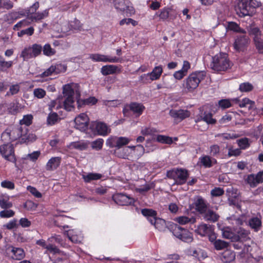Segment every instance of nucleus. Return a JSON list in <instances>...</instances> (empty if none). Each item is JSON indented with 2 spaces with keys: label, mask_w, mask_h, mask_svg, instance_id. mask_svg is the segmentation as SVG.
I'll return each mask as SVG.
<instances>
[{
  "label": "nucleus",
  "mask_w": 263,
  "mask_h": 263,
  "mask_svg": "<svg viewBox=\"0 0 263 263\" xmlns=\"http://www.w3.org/2000/svg\"><path fill=\"white\" fill-rule=\"evenodd\" d=\"M211 194L213 196L218 197L224 194V191L220 187H215L211 191Z\"/></svg>",
  "instance_id": "nucleus-60"
},
{
  "label": "nucleus",
  "mask_w": 263,
  "mask_h": 263,
  "mask_svg": "<svg viewBox=\"0 0 263 263\" xmlns=\"http://www.w3.org/2000/svg\"><path fill=\"white\" fill-rule=\"evenodd\" d=\"M32 53L34 56L36 57L39 55L42 51V46L41 45L34 44L32 45Z\"/></svg>",
  "instance_id": "nucleus-52"
},
{
  "label": "nucleus",
  "mask_w": 263,
  "mask_h": 263,
  "mask_svg": "<svg viewBox=\"0 0 263 263\" xmlns=\"http://www.w3.org/2000/svg\"><path fill=\"white\" fill-rule=\"evenodd\" d=\"M204 213V218L207 221L213 222L217 221L219 217L218 214L211 210H208Z\"/></svg>",
  "instance_id": "nucleus-28"
},
{
  "label": "nucleus",
  "mask_w": 263,
  "mask_h": 263,
  "mask_svg": "<svg viewBox=\"0 0 263 263\" xmlns=\"http://www.w3.org/2000/svg\"><path fill=\"white\" fill-rule=\"evenodd\" d=\"M157 141L162 143H165L168 144H170L173 143L172 138L163 135H158L157 137Z\"/></svg>",
  "instance_id": "nucleus-49"
},
{
  "label": "nucleus",
  "mask_w": 263,
  "mask_h": 263,
  "mask_svg": "<svg viewBox=\"0 0 263 263\" xmlns=\"http://www.w3.org/2000/svg\"><path fill=\"white\" fill-rule=\"evenodd\" d=\"M14 215V212L11 210H4L0 212V216L3 218H9L12 217Z\"/></svg>",
  "instance_id": "nucleus-62"
},
{
  "label": "nucleus",
  "mask_w": 263,
  "mask_h": 263,
  "mask_svg": "<svg viewBox=\"0 0 263 263\" xmlns=\"http://www.w3.org/2000/svg\"><path fill=\"white\" fill-rule=\"evenodd\" d=\"M128 107L133 112L138 114H141L144 109L142 104L135 102L130 103Z\"/></svg>",
  "instance_id": "nucleus-30"
},
{
  "label": "nucleus",
  "mask_w": 263,
  "mask_h": 263,
  "mask_svg": "<svg viewBox=\"0 0 263 263\" xmlns=\"http://www.w3.org/2000/svg\"><path fill=\"white\" fill-rule=\"evenodd\" d=\"M194 204L196 210L201 214L204 213L207 211V203L201 197L197 196L195 198Z\"/></svg>",
  "instance_id": "nucleus-18"
},
{
  "label": "nucleus",
  "mask_w": 263,
  "mask_h": 263,
  "mask_svg": "<svg viewBox=\"0 0 263 263\" xmlns=\"http://www.w3.org/2000/svg\"><path fill=\"white\" fill-rule=\"evenodd\" d=\"M7 249L8 251H10L12 253L13 255L11 257L13 259L21 260L25 256L24 251L22 248L9 246Z\"/></svg>",
  "instance_id": "nucleus-20"
},
{
  "label": "nucleus",
  "mask_w": 263,
  "mask_h": 263,
  "mask_svg": "<svg viewBox=\"0 0 263 263\" xmlns=\"http://www.w3.org/2000/svg\"><path fill=\"white\" fill-rule=\"evenodd\" d=\"M0 206L4 209H7L12 206V203L9 201V197L4 196L0 197Z\"/></svg>",
  "instance_id": "nucleus-35"
},
{
  "label": "nucleus",
  "mask_w": 263,
  "mask_h": 263,
  "mask_svg": "<svg viewBox=\"0 0 263 263\" xmlns=\"http://www.w3.org/2000/svg\"><path fill=\"white\" fill-rule=\"evenodd\" d=\"M20 90V86L18 85H13L10 86L9 91H8L6 96H9L10 95H14L16 94Z\"/></svg>",
  "instance_id": "nucleus-57"
},
{
  "label": "nucleus",
  "mask_w": 263,
  "mask_h": 263,
  "mask_svg": "<svg viewBox=\"0 0 263 263\" xmlns=\"http://www.w3.org/2000/svg\"><path fill=\"white\" fill-rule=\"evenodd\" d=\"M219 106L222 109L229 108L232 106V103L228 99H222L218 102Z\"/></svg>",
  "instance_id": "nucleus-56"
},
{
  "label": "nucleus",
  "mask_w": 263,
  "mask_h": 263,
  "mask_svg": "<svg viewBox=\"0 0 263 263\" xmlns=\"http://www.w3.org/2000/svg\"><path fill=\"white\" fill-rule=\"evenodd\" d=\"M253 87L249 83H244L239 85V90L243 92H248L252 90Z\"/></svg>",
  "instance_id": "nucleus-54"
},
{
  "label": "nucleus",
  "mask_w": 263,
  "mask_h": 263,
  "mask_svg": "<svg viewBox=\"0 0 263 263\" xmlns=\"http://www.w3.org/2000/svg\"><path fill=\"white\" fill-rule=\"evenodd\" d=\"M115 202L120 205H128L133 204L134 199L124 194H117L112 197Z\"/></svg>",
  "instance_id": "nucleus-11"
},
{
  "label": "nucleus",
  "mask_w": 263,
  "mask_h": 263,
  "mask_svg": "<svg viewBox=\"0 0 263 263\" xmlns=\"http://www.w3.org/2000/svg\"><path fill=\"white\" fill-rule=\"evenodd\" d=\"M1 186L3 187L7 188L8 189H13L14 188V184L10 181L5 180L1 182Z\"/></svg>",
  "instance_id": "nucleus-64"
},
{
  "label": "nucleus",
  "mask_w": 263,
  "mask_h": 263,
  "mask_svg": "<svg viewBox=\"0 0 263 263\" xmlns=\"http://www.w3.org/2000/svg\"><path fill=\"white\" fill-rule=\"evenodd\" d=\"M249 42V37L245 33L237 35L234 43V48L237 51H243L247 47Z\"/></svg>",
  "instance_id": "nucleus-8"
},
{
  "label": "nucleus",
  "mask_w": 263,
  "mask_h": 263,
  "mask_svg": "<svg viewBox=\"0 0 263 263\" xmlns=\"http://www.w3.org/2000/svg\"><path fill=\"white\" fill-rule=\"evenodd\" d=\"M60 119L58 114L55 112L50 113L47 118V123L48 125H52L55 124Z\"/></svg>",
  "instance_id": "nucleus-44"
},
{
  "label": "nucleus",
  "mask_w": 263,
  "mask_h": 263,
  "mask_svg": "<svg viewBox=\"0 0 263 263\" xmlns=\"http://www.w3.org/2000/svg\"><path fill=\"white\" fill-rule=\"evenodd\" d=\"M235 258V253L230 250L224 251L222 254V260L224 262H231Z\"/></svg>",
  "instance_id": "nucleus-27"
},
{
  "label": "nucleus",
  "mask_w": 263,
  "mask_h": 263,
  "mask_svg": "<svg viewBox=\"0 0 263 263\" xmlns=\"http://www.w3.org/2000/svg\"><path fill=\"white\" fill-rule=\"evenodd\" d=\"M90 58L96 62L118 63L120 62L119 58L116 57L110 58L107 55L99 53L91 54Z\"/></svg>",
  "instance_id": "nucleus-15"
},
{
  "label": "nucleus",
  "mask_w": 263,
  "mask_h": 263,
  "mask_svg": "<svg viewBox=\"0 0 263 263\" xmlns=\"http://www.w3.org/2000/svg\"><path fill=\"white\" fill-rule=\"evenodd\" d=\"M246 182L252 187L256 186L263 182V171L258 172L256 175L250 174L246 179Z\"/></svg>",
  "instance_id": "nucleus-13"
},
{
  "label": "nucleus",
  "mask_w": 263,
  "mask_h": 263,
  "mask_svg": "<svg viewBox=\"0 0 263 263\" xmlns=\"http://www.w3.org/2000/svg\"><path fill=\"white\" fill-rule=\"evenodd\" d=\"M232 63L228 59L226 53H220L213 57V61L211 64V68L215 71H224L231 68Z\"/></svg>",
  "instance_id": "nucleus-2"
},
{
  "label": "nucleus",
  "mask_w": 263,
  "mask_h": 263,
  "mask_svg": "<svg viewBox=\"0 0 263 263\" xmlns=\"http://www.w3.org/2000/svg\"><path fill=\"white\" fill-rule=\"evenodd\" d=\"M250 232L242 228L239 227L235 230V236L233 242H243L251 239Z\"/></svg>",
  "instance_id": "nucleus-9"
},
{
  "label": "nucleus",
  "mask_w": 263,
  "mask_h": 263,
  "mask_svg": "<svg viewBox=\"0 0 263 263\" xmlns=\"http://www.w3.org/2000/svg\"><path fill=\"white\" fill-rule=\"evenodd\" d=\"M238 144L241 149H245L249 146L247 138L241 139L238 140Z\"/></svg>",
  "instance_id": "nucleus-61"
},
{
  "label": "nucleus",
  "mask_w": 263,
  "mask_h": 263,
  "mask_svg": "<svg viewBox=\"0 0 263 263\" xmlns=\"http://www.w3.org/2000/svg\"><path fill=\"white\" fill-rule=\"evenodd\" d=\"M34 32V28L32 27H30L28 28H27L26 29H23L21 30V31L18 32L17 33L18 36H22L25 34H26L27 35H31L33 34Z\"/></svg>",
  "instance_id": "nucleus-55"
},
{
  "label": "nucleus",
  "mask_w": 263,
  "mask_h": 263,
  "mask_svg": "<svg viewBox=\"0 0 263 263\" xmlns=\"http://www.w3.org/2000/svg\"><path fill=\"white\" fill-rule=\"evenodd\" d=\"M248 30L250 35H254V41H255L256 37H257V38H260L261 32L258 28L254 26H250L248 28Z\"/></svg>",
  "instance_id": "nucleus-46"
},
{
  "label": "nucleus",
  "mask_w": 263,
  "mask_h": 263,
  "mask_svg": "<svg viewBox=\"0 0 263 263\" xmlns=\"http://www.w3.org/2000/svg\"><path fill=\"white\" fill-rule=\"evenodd\" d=\"M101 177L102 175L98 173H89L86 175H83V178L86 182H89L91 180H98Z\"/></svg>",
  "instance_id": "nucleus-36"
},
{
  "label": "nucleus",
  "mask_w": 263,
  "mask_h": 263,
  "mask_svg": "<svg viewBox=\"0 0 263 263\" xmlns=\"http://www.w3.org/2000/svg\"><path fill=\"white\" fill-rule=\"evenodd\" d=\"M235 116L233 112H229L223 116L219 121L221 124H226L231 121L233 116Z\"/></svg>",
  "instance_id": "nucleus-48"
},
{
  "label": "nucleus",
  "mask_w": 263,
  "mask_h": 263,
  "mask_svg": "<svg viewBox=\"0 0 263 263\" xmlns=\"http://www.w3.org/2000/svg\"><path fill=\"white\" fill-rule=\"evenodd\" d=\"M90 129L98 135L105 136L108 134V128L106 124L103 122H92L90 124Z\"/></svg>",
  "instance_id": "nucleus-12"
},
{
  "label": "nucleus",
  "mask_w": 263,
  "mask_h": 263,
  "mask_svg": "<svg viewBox=\"0 0 263 263\" xmlns=\"http://www.w3.org/2000/svg\"><path fill=\"white\" fill-rule=\"evenodd\" d=\"M201 164L205 167H210L212 166V163L214 162L215 163H216V160L213 159V161L211 160V158L209 156H204L200 158Z\"/></svg>",
  "instance_id": "nucleus-37"
},
{
  "label": "nucleus",
  "mask_w": 263,
  "mask_h": 263,
  "mask_svg": "<svg viewBox=\"0 0 263 263\" xmlns=\"http://www.w3.org/2000/svg\"><path fill=\"white\" fill-rule=\"evenodd\" d=\"M204 74L202 72H195L191 73L186 79L185 87L189 90L196 89L199 83L204 79Z\"/></svg>",
  "instance_id": "nucleus-4"
},
{
  "label": "nucleus",
  "mask_w": 263,
  "mask_h": 263,
  "mask_svg": "<svg viewBox=\"0 0 263 263\" xmlns=\"http://www.w3.org/2000/svg\"><path fill=\"white\" fill-rule=\"evenodd\" d=\"M32 116L31 115H26L24 117V118L20 121L21 125L25 124L29 126L31 124Z\"/></svg>",
  "instance_id": "nucleus-59"
},
{
  "label": "nucleus",
  "mask_w": 263,
  "mask_h": 263,
  "mask_svg": "<svg viewBox=\"0 0 263 263\" xmlns=\"http://www.w3.org/2000/svg\"><path fill=\"white\" fill-rule=\"evenodd\" d=\"M98 101V100L94 97H91L87 99H84V100H80L78 99L77 100V103H78V107H81V104H84V105H94Z\"/></svg>",
  "instance_id": "nucleus-32"
},
{
  "label": "nucleus",
  "mask_w": 263,
  "mask_h": 263,
  "mask_svg": "<svg viewBox=\"0 0 263 263\" xmlns=\"http://www.w3.org/2000/svg\"><path fill=\"white\" fill-rule=\"evenodd\" d=\"M213 231L214 229L212 226L206 224H201L198 227L195 232L201 236H204L208 235Z\"/></svg>",
  "instance_id": "nucleus-23"
},
{
  "label": "nucleus",
  "mask_w": 263,
  "mask_h": 263,
  "mask_svg": "<svg viewBox=\"0 0 263 263\" xmlns=\"http://www.w3.org/2000/svg\"><path fill=\"white\" fill-rule=\"evenodd\" d=\"M200 120H203L206 122L208 124H213L216 123V120L212 118V114L211 113H208L207 114H204V116H200V119L198 118L196 122L199 121Z\"/></svg>",
  "instance_id": "nucleus-39"
},
{
  "label": "nucleus",
  "mask_w": 263,
  "mask_h": 263,
  "mask_svg": "<svg viewBox=\"0 0 263 263\" xmlns=\"http://www.w3.org/2000/svg\"><path fill=\"white\" fill-rule=\"evenodd\" d=\"M123 151L125 154H132L135 157L139 158L144 153L145 149L142 145L138 144L137 146L125 147Z\"/></svg>",
  "instance_id": "nucleus-14"
},
{
  "label": "nucleus",
  "mask_w": 263,
  "mask_h": 263,
  "mask_svg": "<svg viewBox=\"0 0 263 263\" xmlns=\"http://www.w3.org/2000/svg\"><path fill=\"white\" fill-rule=\"evenodd\" d=\"M173 235L185 242H191L193 240L192 234L187 230L179 226H175L173 231Z\"/></svg>",
  "instance_id": "nucleus-5"
},
{
  "label": "nucleus",
  "mask_w": 263,
  "mask_h": 263,
  "mask_svg": "<svg viewBox=\"0 0 263 263\" xmlns=\"http://www.w3.org/2000/svg\"><path fill=\"white\" fill-rule=\"evenodd\" d=\"M254 43L259 53H263V40L261 38H257V37H256Z\"/></svg>",
  "instance_id": "nucleus-53"
},
{
  "label": "nucleus",
  "mask_w": 263,
  "mask_h": 263,
  "mask_svg": "<svg viewBox=\"0 0 263 263\" xmlns=\"http://www.w3.org/2000/svg\"><path fill=\"white\" fill-rule=\"evenodd\" d=\"M103 142V140L100 138L92 142L91 144L92 148L97 151L100 150L102 148Z\"/></svg>",
  "instance_id": "nucleus-51"
},
{
  "label": "nucleus",
  "mask_w": 263,
  "mask_h": 263,
  "mask_svg": "<svg viewBox=\"0 0 263 263\" xmlns=\"http://www.w3.org/2000/svg\"><path fill=\"white\" fill-rule=\"evenodd\" d=\"M170 115L175 120H182L189 117L191 114L187 110L179 109H171L169 112Z\"/></svg>",
  "instance_id": "nucleus-17"
},
{
  "label": "nucleus",
  "mask_w": 263,
  "mask_h": 263,
  "mask_svg": "<svg viewBox=\"0 0 263 263\" xmlns=\"http://www.w3.org/2000/svg\"><path fill=\"white\" fill-rule=\"evenodd\" d=\"M177 13L171 8H164L161 9L159 14L160 20L164 21L167 19L174 20L177 17Z\"/></svg>",
  "instance_id": "nucleus-16"
},
{
  "label": "nucleus",
  "mask_w": 263,
  "mask_h": 263,
  "mask_svg": "<svg viewBox=\"0 0 263 263\" xmlns=\"http://www.w3.org/2000/svg\"><path fill=\"white\" fill-rule=\"evenodd\" d=\"M176 221L180 224H185L187 223H194L196 222V218L194 217L189 218L186 216H180L176 218Z\"/></svg>",
  "instance_id": "nucleus-33"
},
{
  "label": "nucleus",
  "mask_w": 263,
  "mask_h": 263,
  "mask_svg": "<svg viewBox=\"0 0 263 263\" xmlns=\"http://www.w3.org/2000/svg\"><path fill=\"white\" fill-rule=\"evenodd\" d=\"M162 72V68L161 66L155 67L153 71L148 74L150 79L152 81L158 79Z\"/></svg>",
  "instance_id": "nucleus-31"
},
{
  "label": "nucleus",
  "mask_w": 263,
  "mask_h": 263,
  "mask_svg": "<svg viewBox=\"0 0 263 263\" xmlns=\"http://www.w3.org/2000/svg\"><path fill=\"white\" fill-rule=\"evenodd\" d=\"M188 177L189 174L186 170L183 169L176 170V183L180 185L184 184L186 181Z\"/></svg>",
  "instance_id": "nucleus-22"
},
{
  "label": "nucleus",
  "mask_w": 263,
  "mask_h": 263,
  "mask_svg": "<svg viewBox=\"0 0 263 263\" xmlns=\"http://www.w3.org/2000/svg\"><path fill=\"white\" fill-rule=\"evenodd\" d=\"M23 129L22 126H13L10 131H8L7 129L2 134V137L3 138L7 136L9 137L11 141H15L26 134V131L23 132Z\"/></svg>",
  "instance_id": "nucleus-6"
},
{
  "label": "nucleus",
  "mask_w": 263,
  "mask_h": 263,
  "mask_svg": "<svg viewBox=\"0 0 263 263\" xmlns=\"http://www.w3.org/2000/svg\"><path fill=\"white\" fill-rule=\"evenodd\" d=\"M42 50L44 54L47 56H51L55 53V50L52 48L49 44H45L42 47Z\"/></svg>",
  "instance_id": "nucleus-45"
},
{
  "label": "nucleus",
  "mask_w": 263,
  "mask_h": 263,
  "mask_svg": "<svg viewBox=\"0 0 263 263\" xmlns=\"http://www.w3.org/2000/svg\"><path fill=\"white\" fill-rule=\"evenodd\" d=\"M120 71L118 66L114 65H108L103 66L101 69L102 74L104 76L112 74L115 73L117 71Z\"/></svg>",
  "instance_id": "nucleus-25"
},
{
  "label": "nucleus",
  "mask_w": 263,
  "mask_h": 263,
  "mask_svg": "<svg viewBox=\"0 0 263 263\" xmlns=\"http://www.w3.org/2000/svg\"><path fill=\"white\" fill-rule=\"evenodd\" d=\"M59 67H62V65H58L57 66L52 65L46 71H45L44 72L42 73V76L43 77H47L51 75L53 72H55L56 73H59Z\"/></svg>",
  "instance_id": "nucleus-41"
},
{
  "label": "nucleus",
  "mask_w": 263,
  "mask_h": 263,
  "mask_svg": "<svg viewBox=\"0 0 263 263\" xmlns=\"http://www.w3.org/2000/svg\"><path fill=\"white\" fill-rule=\"evenodd\" d=\"M61 162V158L59 157H53L51 158L46 164V170L47 171H52L56 169Z\"/></svg>",
  "instance_id": "nucleus-26"
},
{
  "label": "nucleus",
  "mask_w": 263,
  "mask_h": 263,
  "mask_svg": "<svg viewBox=\"0 0 263 263\" xmlns=\"http://www.w3.org/2000/svg\"><path fill=\"white\" fill-rule=\"evenodd\" d=\"M88 144L84 142L78 141L71 143V146L79 150H84L88 147Z\"/></svg>",
  "instance_id": "nucleus-47"
},
{
  "label": "nucleus",
  "mask_w": 263,
  "mask_h": 263,
  "mask_svg": "<svg viewBox=\"0 0 263 263\" xmlns=\"http://www.w3.org/2000/svg\"><path fill=\"white\" fill-rule=\"evenodd\" d=\"M89 119L85 113H82L74 119L75 127L81 132H85L88 129Z\"/></svg>",
  "instance_id": "nucleus-7"
},
{
  "label": "nucleus",
  "mask_w": 263,
  "mask_h": 263,
  "mask_svg": "<svg viewBox=\"0 0 263 263\" xmlns=\"http://www.w3.org/2000/svg\"><path fill=\"white\" fill-rule=\"evenodd\" d=\"M150 220L152 224H154L156 229L160 231H164L167 228L165 221L161 218H152Z\"/></svg>",
  "instance_id": "nucleus-24"
},
{
  "label": "nucleus",
  "mask_w": 263,
  "mask_h": 263,
  "mask_svg": "<svg viewBox=\"0 0 263 263\" xmlns=\"http://www.w3.org/2000/svg\"><path fill=\"white\" fill-rule=\"evenodd\" d=\"M213 246L216 250H221L227 248L229 246V243L218 239L217 241H215Z\"/></svg>",
  "instance_id": "nucleus-40"
},
{
  "label": "nucleus",
  "mask_w": 263,
  "mask_h": 263,
  "mask_svg": "<svg viewBox=\"0 0 263 263\" xmlns=\"http://www.w3.org/2000/svg\"><path fill=\"white\" fill-rule=\"evenodd\" d=\"M228 28L231 30H233L234 31L237 32H240L242 34L246 33V31L244 30L241 29L239 27V26L236 23L234 22L229 23L228 25Z\"/></svg>",
  "instance_id": "nucleus-50"
},
{
  "label": "nucleus",
  "mask_w": 263,
  "mask_h": 263,
  "mask_svg": "<svg viewBox=\"0 0 263 263\" xmlns=\"http://www.w3.org/2000/svg\"><path fill=\"white\" fill-rule=\"evenodd\" d=\"M12 61H5L3 58L0 57V71H6L12 66Z\"/></svg>",
  "instance_id": "nucleus-42"
},
{
  "label": "nucleus",
  "mask_w": 263,
  "mask_h": 263,
  "mask_svg": "<svg viewBox=\"0 0 263 263\" xmlns=\"http://www.w3.org/2000/svg\"><path fill=\"white\" fill-rule=\"evenodd\" d=\"M21 57L23 58L24 61H27L29 59L35 58L32 53L31 46L25 48L21 52Z\"/></svg>",
  "instance_id": "nucleus-34"
},
{
  "label": "nucleus",
  "mask_w": 263,
  "mask_h": 263,
  "mask_svg": "<svg viewBox=\"0 0 263 263\" xmlns=\"http://www.w3.org/2000/svg\"><path fill=\"white\" fill-rule=\"evenodd\" d=\"M249 224L252 229L257 232L261 228V221L258 218L254 217L249 220Z\"/></svg>",
  "instance_id": "nucleus-29"
},
{
  "label": "nucleus",
  "mask_w": 263,
  "mask_h": 263,
  "mask_svg": "<svg viewBox=\"0 0 263 263\" xmlns=\"http://www.w3.org/2000/svg\"><path fill=\"white\" fill-rule=\"evenodd\" d=\"M141 213L144 216L147 217V219L150 222L151 218H156L157 213L152 209H144L141 210Z\"/></svg>",
  "instance_id": "nucleus-38"
},
{
  "label": "nucleus",
  "mask_w": 263,
  "mask_h": 263,
  "mask_svg": "<svg viewBox=\"0 0 263 263\" xmlns=\"http://www.w3.org/2000/svg\"><path fill=\"white\" fill-rule=\"evenodd\" d=\"M13 6V3L9 0L5 1L3 3L2 0H0V9L1 8H5L7 10L11 9Z\"/></svg>",
  "instance_id": "nucleus-63"
},
{
  "label": "nucleus",
  "mask_w": 263,
  "mask_h": 263,
  "mask_svg": "<svg viewBox=\"0 0 263 263\" xmlns=\"http://www.w3.org/2000/svg\"><path fill=\"white\" fill-rule=\"evenodd\" d=\"M63 93L65 98L63 103L61 102L60 98L53 100L49 104V109L52 110L53 108L56 107L57 109L61 108L62 105L67 111H71L74 108V90L69 84L65 85L63 87Z\"/></svg>",
  "instance_id": "nucleus-1"
},
{
  "label": "nucleus",
  "mask_w": 263,
  "mask_h": 263,
  "mask_svg": "<svg viewBox=\"0 0 263 263\" xmlns=\"http://www.w3.org/2000/svg\"><path fill=\"white\" fill-rule=\"evenodd\" d=\"M48 14V11L47 10H44L41 13H36L34 15H31L29 18L32 21H37L43 19L45 17L47 16Z\"/></svg>",
  "instance_id": "nucleus-43"
},
{
  "label": "nucleus",
  "mask_w": 263,
  "mask_h": 263,
  "mask_svg": "<svg viewBox=\"0 0 263 263\" xmlns=\"http://www.w3.org/2000/svg\"><path fill=\"white\" fill-rule=\"evenodd\" d=\"M129 140L125 137H119L112 139L111 143H109V141H107L109 146L110 147H117L120 148L122 146L127 144L129 142Z\"/></svg>",
  "instance_id": "nucleus-21"
},
{
  "label": "nucleus",
  "mask_w": 263,
  "mask_h": 263,
  "mask_svg": "<svg viewBox=\"0 0 263 263\" xmlns=\"http://www.w3.org/2000/svg\"><path fill=\"white\" fill-rule=\"evenodd\" d=\"M260 6V3L255 0H240L237 5V13L242 16L250 15L254 9Z\"/></svg>",
  "instance_id": "nucleus-3"
},
{
  "label": "nucleus",
  "mask_w": 263,
  "mask_h": 263,
  "mask_svg": "<svg viewBox=\"0 0 263 263\" xmlns=\"http://www.w3.org/2000/svg\"><path fill=\"white\" fill-rule=\"evenodd\" d=\"M0 153L7 160L13 162L15 161L14 147L10 143L0 146Z\"/></svg>",
  "instance_id": "nucleus-10"
},
{
  "label": "nucleus",
  "mask_w": 263,
  "mask_h": 263,
  "mask_svg": "<svg viewBox=\"0 0 263 263\" xmlns=\"http://www.w3.org/2000/svg\"><path fill=\"white\" fill-rule=\"evenodd\" d=\"M33 94L36 98L41 99L46 95V91L42 88H36L33 90Z\"/></svg>",
  "instance_id": "nucleus-58"
},
{
  "label": "nucleus",
  "mask_w": 263,
  "mask_h": 263,
  "mask_svg": "<svg viewBox=\"0 0 263 263\" xmlns=\"http://www.w3.org/2000/svg\"><path fill=\"white\" fill-rule=\"evenodd\" d=\"M232 102L233 103L238 104L240 107H245L249 105L248 109L249 110L255 109L256 108L255 106V102L250 100L248 98H245L241 101L238 99H234L232 100Z\"/></svg>",
  "instance_id": "nucleus-19"
}]
</instances>
